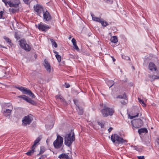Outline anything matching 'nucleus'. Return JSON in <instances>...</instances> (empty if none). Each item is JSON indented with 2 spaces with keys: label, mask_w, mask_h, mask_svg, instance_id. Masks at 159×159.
Instances as JSON below:
<instances>
[{
  "label": "nucleus",
  "mask_w": 159,
  "mask_h": 159,
  "mask_svg": "<svg viewBox=\"0 0 159 159\" xmlns=\"http://www.w3.org/2000/svg\"><path fill=\"white\" fill-rule=\"evenodd\" d=\"M111 139L113 143L116 145L120 144L126 143L127 141L123 138L120 137L117 134H114L111 135Z\"/></svg>",
  "instance_id": "f257e3e1"
},
{
  "label": "nucleus",
  "mask_w": 159,
  "mask_h": 159,
  "mask_svg": "<svg viewBox=\"0 0 159 159\" xmlns=\"http://www.w3.org/2000/svg\"><path fill=\"white\" fill-rule=\"evenodd\" d=\"M103 117H106L108 116H112L115 112L112 108L107 107L105 106L100 111Z\"/></svg>",
  "instance_id": "f03ea898"
},
{
  "label": "nucleus",
  "mask_w": 159,
  "mask_h": 159,
  "mask_svg": "<svg viewBox=\"0 0 159 159\" xmlns=\"http://www.w3.org/2000/svg\"><path fill=\"white\" fill-rule=\"evenodd\" d=\"M64 143L68 146H70L75 140V135L70 133L66 135L64 139Z\"/></svg>",
  "instance_id": "7ed1b4c3"
},
{
  "label": "nucleus",
  "mask_w": 159,
  "mask_h": 159,
  "mask_svg": "<svg viewBox=\"0 0 159 159\" xmlns=\"http://www.w3.org/2000/svg\"><path fill=\"white\" fill-rule=\"evenodd\" d=\"M131 124L133 129H134L141 127L143 125V122L140 119H135L131 121Z\"/></svg>",
  "instance_id": "20e7f679"
},
{
  "label": "nucleus",
  "mask_w": 159,
  "mask_h": 159,
  "mask_svg": "<svg viewBox=\"0 0 159 159\" xmlns=\"http://www.w3.org/2000/svg\"><path fill=\"white\" fill-rule=\"evenodd\" d=\"M63 143V138L60 135H57L56 139L54 141L53 144L54 147L57 149L60 148L62 146Z\"/></svg>",
  "instance_id": "39448f33"
},
{
  "label": "nucleus",
  "mask_w": 159,
  "mask_h": 159,
  "mask_svg": "<svg viewBox=\"0 0 159 159\" xmlns=\"http://www.w3.org/2000/svg\"><path fill=\"white\" fill-rule=\"evenodd\" d=\"M16 88L19 90H20L24 94L28 95L32 98H34V95L32 92L27 88L22 86L16 87Z\"/></svg>",
  "instance_id": "423d86ee"
},
{
  "label": "nucleus",
  "mask_w": 159,
  "mask_h": 159,
  "mask_svg": "<svg viewBox=\"0 0 159 159\" xmlns=\"http://www.w3.org/2000/svg\"><path fill=\"white\" fill-rule=\"evenodd\" d=\"M20 45L21 47L27 51H29L31 49V47L30 45L27 44L26 41L23 39L19 41Z\"/></svg>",
  "instance_id": "0eeeda50"
},
{
  "label": "nucleus",
  "mask_w": 159,
  "mask_h": 159,
  "mask_svg": "<svg viewBox=\"0 0 159 159\" xmlns=\"http://www.w3.org/2000/svg\"><path fill=\"white\" fill-rule=\"evenodd\" d=\"M33 120V119L31 114L25 116L22 120L23 124L25 126L30 125Z\"/></svg>",
  "instance_id": "6e6552de"
},
{
  "label": "nucleus",
  "mask_w": 159,
  "mask_h": 159,
  "mask_svg": "<svg viewBox=\"0 0 159 159\" xmlns=\"http://www.w3.org/2000/svg\"><path fill=\"white\" fill-rule=\"evenodd\" d=\"M35 26L40 30L44 31H46L50 28V27L49 26L44 24L42 22H40L38 25H36Z\"/></svg>",
  "instance_id": "1a4fd4ad"
},
{
  "label": "nucleus",
  "mask_w": 159,
  "mask_h": 159,
  "mask_svg": "<svg viewBox=\"0 0 159 159\" xmlns=\"http://www.w3.org/2000/svg\"><path fill=\"white\" fill-rule=\"evenodd\" d=\"M43 19L46 21H50L52 19V17L49 12L46 9L43 11Z\"/></svg>",
  "instance_id": "9d476101"
},
{
  "label": "nucleus",
  "mask_w": 159,
  "mask_h": 159,
  "mask_svg": "<svg viewBox=\"0 0 159 159\" xmlns=\"http://www.w3.org/2000/svg\"><path fill=\"white\" fill-rule=\"evenodd\" d=\"M20 3V1L18 0H16L13 1H9L8 4L11 7L17 8L19 7Z\"/></svg>",
  "instance_id": "9b49d317"
},
{
  "label": "nucleus",
  "mask_w": 159,
  "mask_h": 159,
  "mask_svg": "<svg viewBox=\"0 0 159 159\" xmlns=\"http://www.w3.org/2000/svg\"><path fill=\"white\" fill-rule=\"evenodd\" d=\"M34 11L39 14H41L42 11L43 12V11L45 10L43 9L41 6L38 4L34 6Z\"/></svg>",
  "instance_id": "f8f14e48"
},
{
  "label": "nucleus",
  "mask_w": 159,
  "mask_h": 159,
  "mask_svg": "<svg viewBox=\"0 0 159 159\" xmlns=\"http://www.w3.org/2000/svg\"><path fill=\"white\" fill-rule=\"evenodd\" d=\"M148 67L149 70L152 71L153 70L156 71L157 69V66L153 62H150L149 63Z\"/></svg>",
  "instance_id": "ddd939ff"
},
{
  "label": "nucleus",
  "mask_w": 159,
  "mask_h": 159,
  "mask_svg": "<svg viewBox=\"0 0 159 159\" xmlns=\"http://www.w3.org/2000/svg\"><path fill=\"white\" fill-rule=\"evenodd\" d=\"M44 66L47 70V71L49 72H51V66L50 64L48 63L47 61L45 60L44 61Z\"/></svg>",
  "instance_id": "4468645a"
},
{
  "label": "nucleus",
  "mask_w": 159,
  "mask_h": 159,
  "mask_svg": "<svg viewBox=\"0 0 159 159\" xmlns=\"http://www.w3.org/2000/svg\"><path fill=\"white\" fill-rule=\"evenodd\" d=\"M58 157L60 159H70L68 155L66 153H62Z\"/></svg>",
  "instance_id": "2eb2a0df"
},
{
  "label": "nucleus",
  "mask_w": 159,
  "mask_h": 159,
  "mask_svg": "<svg viewBox=\"0 0 159 159\" xmlns=\"http://www.w3.org/2000/svg\"><path fill=\"white\" fill-rule=\"evenodd\" d=\"M41 139L42 137L41 136H39L37 138L34 142V144L32 146V148H35L36 147V145L39 142Z\"/></svg>",
  "instance_id": "dca6fc26"
},
{
  "label": "nucleus",
  "mask_w": 159,
  "mask_h": 159,
  "mask_svg": "<svg viewBox=\"0 0 159 159\" xmlns=\"http://www.w3.org/2000/svg\"><path fill=\"white\" fill-rule=\"evenodd\" d=\"M12 111V110L6 109L3 112V115L6 117L9 116H10L11 113Z\"/></svg>",
  "instance_id": "f3484780"
},
{
  "label": "nucleus",
  "mask_w": 159,
  "mask_h": 159,
  "mask_svg": "<svg viewBox=\"0 0 159 159\" xmlns=\"http://www.w3.org/2000/svg\"><path fill=\"white\" fill-rule=\"evenodd\" d=\"M106 83L109 87V88L111 87L114 84V82L112 80H107L106 81Z\"/></svg>",
  "instance_id": "a211bd4d"
},
{
  "label": "nucleus",
  "mask_w": 159,
  "mask_h": 159,
  "mask_svg": "<svg viewBox=\"0 0 159 159\" xmlns=\"http://www.w3.org/2000/svg\"><path fill=\"white\" fill-rule=\"evenodd\" d=\"M91 16L92 18V20H93L96 21L97 22H99L101 18L100 17H96L93 14H91Z\"/></svg>",
  "instance_id": "6ab92c4d"
},
{
  "label": "nucleus",
  "mask_w": 159,
  "mask_h": 159,
  "mask_svg": "<svg viewBox=\"0 0 159 159\" xmlns=\"http://www.w3.org/2000/svg\"><path fill=\"white\" fill-rule=\"evenodd\" d=\"M99 22L104 27H106L108 25V23L104 20L101 18Z\"/></svg>",
  "instance_id": "aec40b11"
},
{
  "label": "nucleus",
  "mask_w": 159,
  "mask_h": 159,
  "mask_svg": "<svg viewBox=\"0 0 159 159\" xmlns=\"http://www.w3.org/2000/svg\"><path fill=\"white\" fill-rule=\"evenodd\" d=\"M9 11L11 13L14 14L19 11V8L18 7L15 8H10L9 9Z\"/></svg>",
  "instance_id": "412c9836"
},
{
  "label": "nucleus",
  "mask_w": 159,
  "mask_h": 159,
  "mask_svg": "<svg viewBox=\"0 0 159 159\" xmlns=\"http://www.w3.org/2000/svg\"><path fill=\"white\" fill-rule=\"evenodd\" d=\"M35 148H33L32 146L31 147V150H29L26 154L28 156H30L32 155L34 152V149Z\"/></svg>",
  "instance_id": "4be33fe9"
},
{
  "label": "nucleus",
  "mask_w": 159,
  "mask_h": 159,
  "mask_svg": "<svg viewBox=\"0 0 159 159\" xmlns=\"http://www.w3.org/2000/svg\"><path fill=\"white\" fill-rule=\"evenodd\" d=\"M76 110L78 111V114L80 115H82L83 113V109L80 107L79 106H78L76 107Z\"/></svg>",
  "instance_id": "5701e85b"
},
{
  "label": "nucleus",
  "mask_w": 159,
  "mask_h": 159,
  "mask_svg": "<svg viewBox=\"0 0 159 159\" xmlns=\"http://www.w3.org/2000/svg\"><path fill=\"white\" fill-rule=\"evenodd\" d=\"M148 132V130L145 128H142L138 130V132L139 134H141V133H147Z\"/></svg>",
  "instance_id": "b1692460"
},
{
  "label": "nucleus",
  "mask_w": 159,
  "mask_h": 159,
  "mask_svg": "<svg viewBox=\"0 0 159 159\" xmlns=\"http://www.w3.org/2000/svg\"><path fill=\"white\" fill-rule=\"evenodd\" d=\"M111 42L116 43L118 42V39L117 37L116 36H113L112 37L111 39Z\"/></svg>",
  "instance_id": "393cba45"
},
{
  "label": "nucleus",
  "mask_w": 159,
  "mask_h": 159,
  "mask_svg": "<svg viewBox=\"0 0 159 159\" xmlns=\"http://www.w3.org/2000/svg\"><path fill=\"white\" fill-rule=\"evenodd\" d=\"M3 39L7 42V43H8L10 45H11V44H12L11 40L10 39L4 36L3 37Z\"/></svg>",
  "instance_id": "a878e982"
},
{
  "label": "nucleus",
  "mask_w": 159,
  "mask_h": 159,
  "mask_svg": "<svg viewBox=\"0 0 159 159\" xmlns=\"http://www.w3.org/2000/svg\"><path fill=\"white\" fill-rule=\"evenodd\" d=\"M26 102L33 105H34L35 104V101L32 100L29 97L28 98Z\"/></svg>",
  "instance_id": "bb28decb"
},
{
  "label": "nucleus",
  "mask_w": 159,
  "mask_h": 159,
  "mask_svg": "<svg viewBox=\"0 0 159 159\" xmlns=\"http://www.w3.org/2000/svg\"><path fill=\"white\" fill-rule=\"evenodd\" d=\"M26 102L33 105H34L35 104V101L32 100L29 97L28 98Z\"/></svg>",
  "instance_id": "cd10ccee"
},
{
  "label": "nucleus",
  "mask_w": 159,
  "mask_h": 159,
  "mask_svg": "<svg viewBox=\"0 0 159 159\" xmlns=\"http://www.w3.org/2000/svg\"><path fill=\"white\" fill-rule=\"evenodd\" d=\"M50 41H51L52 46H54L55 48L57 47V43L54 41V40L53 39H50Z\"/></svg>",
  "instance_id": "c85d7f7f"
},
{
  "label": "nucleus",
  "mask_w": 159,
  "mask_h": 159,
  "mask_svg": "<svg viewBox=\"0 0 159 159\" xmlns=\"http://www.w3.org/2000/svg\"><path fill=\"white\" fill-rule=\"evenodd\" d=\"M45 151V148L43 147H42L40 148V151L39 153L37 155V156L39 155H40L43 153Z\"/></svg>",
  "instance_id": "c756f323"
},
{
  "label": "nucleus",
  "mask_w": 159,
  "mask_h": 159,
  "mask_svg": "<svg viewBox=\"0 0 159 159\" xmlns=\"http://www.w3.org/2000/svg\"><path fill=\"white\" fill-rule=\"evenodd\" d=\"M18 97L19 98H21L26 101H27V99L28 98V97L25 95H20L18 96Z\"/></svg>",
  "instance_id": "7c9ffc66"
},
{
  "label": "nucleus",
  "mask_w": 159,
  "mask_h": 159,
  "mask_svg": "<svg viewBox=\"0 0 159 159\" xmlns=\"http://www.w3.org/2000/svg\"><path fill=\"white\" fill-rule=\"evenodd\" d=\"M97 123L98 125H100L101 128H103L104 127V125L105 124V122H102L100 121H97Z\"/></svg>",
  "instance_id": "2f4dec72"
},
{
  "label": "nucleus",
  "mask_w": 159,
  "mask_h": 159,
  "mask_svg": "<svg viewBox=\"0 0 159 159\" xmlns=\"http://www.w3.org/2000/svg\"><path fill=\"white\" fill-rule=\"evenodd\" d=\"M138 99L139 102L140 103L142 104H143L142 106L143 107H146V105L145 104V103H144V102L143 100H142L141 98H138Z\"/></svg>",
  "instance_id": "473e14b6"
},
{
  "label": "nucleus",
  "mask_w": 159,
  "mask_h": 159,
  "mask_svg": "<svg viewBox=\"0 0 159 159\" xmlns=\"http://www.w3.org/2000/svg\"><path fill=\"white\" fill-rule=\"evenodd\" d=\"M118 98H120L125 99L127 98V96L125 93H124L122 95L118 96Z\"/></svg>",
  "instance_id": "72a5a7b5"
},
{
  "label": "nucleus",
  "mask_w": 159,
  "mask_h": 159,
  "mask_svg": "<svg viewBox=\"0 0 159 159\" xmlns=\"http://www.w3.org/2000/svg\"><path fill=\"white\" fill-rule=\"evenodd\" d=\"M56 98L57 99H59L61 102H63L64 101V99H63L62 97L60 95L56 96Z\"/></svg>",
  "instance_id": "f704fd0d"
},
{
  "label": "nucleus",
  "mask_w": 159,
  "mask_h": 159,
  "mask_svg": "<svg viewBox=\"0 0 159 159\" xmlns=\"http://www.w3.org/2000/svg\"><path fill=\"white\" fill-rule=\"evenodd\" d=\"M73 102H74V104L77 107H78V106H79V101L77 99H74Z\"/></svg>",
  "instance_id": "c9c22d12"
},
{
  "label": "nucleus",
  "mask_w": 159,
  "mask_h": 159,
  "mask_svg": "<svg viewBox=\"0 0 159 159\" xmlns=\"http://www.w3.org/2000/svg\"><path fill=\"white\" fill-rule=\"evenodd\" d=\"M55 56L56 57L57 59L58 60V61L59 62H60L61 61V56L58 54L56 55Z\"/></svg>",
  "instance_id": "e433bc0d"
},
{
  "label": "nucleus",
  "mask_w": 159,
  "mask_h": 159,
  "mask_svg": "<svg viewBox=\"0 0 159 159\" xmlns=\"http://www.w3.org/2000/svg\"><path fill=\"white\" fill-rule=\"evenodd\" d=\"M153 77L152 79V80H151V81H152L154 80L155 79H158L159 78V76H156V75H153Z\"/></svg>",
  "instance_id": "4c0bfd02"
},
{
  "label": "nucleus",
  "mask_w": 159,
  "mask_h": 159,
  "mask_svg": "<svg viewBox=\"0 0 159 159\" xmlns=\"http://www.w3.org/2000/svg\"><path fill=\"white\" fill-rule=\"evenodd\" d=\"M71 42L73 43V45H74L76 44V40L74 38H73L72 39Z\"/></svg>",
  "instance_id": "58836bf2"
},
{
  "label": "nucleus",
  "mask_w": 159,
  "mask_h": 159,
  "mask_svg": "<svg viewBox=\"0 0 159 159\" xmlns=\"http://www.w3.org/2000/svg\"><path fill=\"white\" fill-rule=\"evenodd\" d=\"M8 0H2V1L3 2L6 6H7V4L9 3V1H7Z\"/></svg>",
  "instance_id": "ea45409f"
},
{
  "label": "nucleus",
  "mask_w": 159,
  "mask_h": 159,
  "mask_svg": "<svg viewBox=\"0 0 159 159\" xmlns=\"http://www.w3.org/2000/svg\"><path fill=\"white\" fill-rule=\"evenodd\" d=\"M74 47V48L77 51H78L79 50V48L78 46H77L76 44L73 45Z\"/></svg>",
  "instance_id": "a19ab883"
},
{
  "label": "nucleus",
  "mask_w": 159,
  "mask_h": 159,
  "mask_svg": "<svg viewBox=\"0 0 159 159\" xmlns=\"http://www.w3.org/2000/svg\"><path fill=\"white\" fill-rule=\"evenodd\" d=\"M138 115H139V113H137V115H133L132 116H130V119H132L135 117H137L138 116Z\"/></svg>",
  "instance_id": "79ce46f5"
},
{
  "label": "nucleus",
  "mask_w": 159,
  "mask_h": 159,
  "mask_svg": "<svg viewBox=\"0 0 159 159\" xmlns=\"http://www.w3.org/2000/svg\"><path fill=\"white\" fill-rule=\"evenodd\" d=\"M23 1L25 4H28L30 3V0H23Z\"/></svg>",
  "instance_id": "37998d69"
},
{
  "label": "nucleus",
  "mask_w": 159,
  "mask_h": 159,
  "mask_svg": "<svg viewBox=\"0 0 159 159\" xmlns=\"http://www.w3.org/2000/svg\"><path fill=\"white\" fill-rule=\"evenodd\" d=\"M15 38L17 39H20V38L19 36L17 34H15Z\"/></svg>",
  "instance_id": "c03bdc74"
},
{
  "label": "nucleus",
  "mask_w": 159,
  "mask_h": 159,
  "mask_svg": "<svg viewBox=\"0 0 159 159\" xmlns=\"http://www.w3.org/2000/svg\"><path fill=\"white\" fill-rule=\"evenodd\" d=\"M138 159H144V157L143 156H140L138 157Z\"/></svg>",
  "instance_id": "a18cd8bd"
},
{
  "label": "nucleus",
  "mask_w": 159,
  "mask_h": 159,
  "mask_svg": "<svg viewBox=\"0 0 159 159\" xmlns=\"http://www.w3.org/2000/svg\"><path fill=\"white\" fill-rule=\"evenodd\" d=\"M3 14V11H1L0 12V19H1L2 18Z\"/></svg>",
  "instance_id": "49530a36"
},
{
  "label": "nucleus",
  "mask_w": 159,
  "mask_h": 159,
  "mask_svg": "<svg viewBox=\"0 0 159 159\" xmlns=\"http://www.w3.org/2000/svg\"><path fill=\"white\" fill-rule=\"evenodd\" d=\"M153 75H148V77L152 79L151 80H152V78L153 77Z\"/></svg>",
  "instance_id": "de8ad7c7"
},
{
  "label": "nucleus",
  "mask_w": 159,
  "mask_h": 159,
  "mask_svg": "<svg viewBox=\"0 0 159 159\" xmlns=\"http://www.w3.org/2000/svg\"><path fill=\"white\" fill-rule=\"evenodd\" d=\"M113 129V128H112V127H110L108 129V131H109V132H110L112 130V129Z\"/></svg>",
  "instance_id": "09e8293b"
},
{
  "label": "nucleus",
  "mask_w": 159,
  "mask_h": 159,
  "mask_svg": "<svg viewBox=\"0 0 159 159\" xmlns=\"http://www.w3.org/2000/svg\"><path fill=\"white\" fill-rule=\"evenodd\" d=\"M66 88H69L70 86V85L69 84H66Z\"/></svg>",
  "instance_id": "8fccbe9b"
},
{
  "label": "nucleus",
  "mask_w": 159,
  "mask_h": 159,
  "mask_svg": "<svg viewBox=\"0 0 159 159\" xmlns=\"http://www.w3.org/2000/svg\"><path fill=\"white\" fill-rule=\"evenodd\" d=\"M156 142L157 143L158 145H159V139H157L156 140Z\"/></svg>",
  "instance_id": "3c124183"
},
{
  "label": "nucleus",
  "mask_w": 159,
  "mask_h": 159,
  "mask_svg": "<svg viewBox=\"0 0 159 159\" xmlns=\"http://www.w3.org/2000/svg\"><path fill=\"white\" fill-rule=\"evenodd\" d=\"M121 103L122 104H123V105H125V104H126V102H124L121 101Z\"/></svg>",
  "instance_id": "603ef678"
},
{
  "label": "nucleus",
  "mask_w": 159,
  "mask_h": 159,
  "mask_svg": "<svg viewBox=\"0 0 159 159\" xmlns=\"http://www.w3.org/2000/svg\"><path fill=\"white\" fill-rule=\"evenodd\" d=\"M44 158V157H43V156H42L39 159H43Z\"/></svg>",
  "instance_id": "864d4df0"
},
{
  "label": "nucleus",
  "mask_w": 159,
  "mask_h": 159,
  "mask_svg": "<svg viewBox=\"0 0 159 159\" xmlns=\"http://www.w3.org/2000/svg\"><path fill=\"white\" fill-rule=\"evenodd\" d=\"M126 57V58H125V59H128V60L130 59L129 57H128L126 56V57Z\"/></svg>",
  "instance_id": "5fc2aeb1"
},
{
  "label": "nucleus",
  "mask_w": 159,
  "mask_h": 159,
  "mask_svg": "<svg viewBox=\"0 0 159 159\" xmlns=\"http://www.w3.org/2000/svg\"><path fill=\"white\" fill-rule=\"evenodd\" d=\"M54 52L56 54H56H58V52H57V51H55V52Z\"/></svg>",
  "instance_id": "6e6d98bb"
},
{
  "label": "nucleus",
  "mask_w": 159,
  "mask_h": 159,
  "mask_svg": "<svg viewBox=\"0 0 159 159\" xmlns=\"http://www.w3.org/2000/svg\"><path fill=\"white\" fill-rule=\"evenodd\" d=\"M111 57L112 58L113 61H115V58L114 57Z\"/></svg>",
  "instance_id": "4d7b16f0"
},
{
  "label": "nucleus",
  "mask_w": 159,
  "mask_h": 159,
  "mask_svg": "<svg viewBox=\"0 0 159 159\" xmlns=\"http://www.w3.org/2000/svg\"><path fill=\"white\" fill-rule=\"evenodd\" d=\"M71 37H69V39H70L71 38Z\"/></svg>",
  "instance_id": "13d9d810"
},
{
  "label": "nucleus",
  "mask_w": 159,
  "mask_h": 159,
  "mask_svg": "<svg viewBox=\"0 0 159 159\" xmlns=\"http://www.w3.org/2000/svg\"><path fill=\"white\" fill-rule=\"evenodd\" d=\"M122 57L123 58H124L123 57V56H122Z\"/></svg>",
  "instance_id": "bf43d9fd"
},
{
  "label": "nucleus",
  "mask_w": 159,
  "mask_h": 159,
  "mask_svg": "<svg viewBox=\"0 0 159 159\" xmlns=\"http://www.w3.org/2000/svg\"><path fill=\"white\" fill-rule=\"evenodd\" d=\"M133 68L134 69V67L133 66Z\"/></svg>",
  "instance_id": "052dcab7"
}]
</instances>
